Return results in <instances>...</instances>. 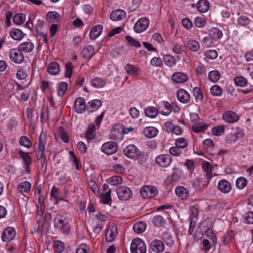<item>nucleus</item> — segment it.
Instances as JSON below:
<instances>
[{"instance_id":"obj_1","label":"nucleus","mask_w":253,"mask_h":253,"mask_svg":"<svg viewBox=\"0 0 253 253\" xmlns=\"http://www.w3.org/2000/svg\"><path fill=\"white\" fill-rule=\"evenodd\" d=\"M69 221L70 219L66 214L58 213L54 219V225L62 232L68 234L70 231Z\"/></svg>"},{"instance_id":"obj_2","label":"nucleus","mask_w":253,"mask_h":253,"mask_svg":"<svg viewBox=\"0 0 253 253\" xmlns=\"http://www.w3.org/2000/svg\"><path fill=\"white\" fill-rule=\"evenodd\" d=\"M130 251L131 253H146V245L141 239L135 238L131 242Z\"/></svg>"},{"instance_id":"obj_3","label":"nucleus","mask_w":253,"mask_h":253,"mask_svg":"<svg viewBox=\"0 0 253 253\" xmlns=\"http://www.w3.org/2000/svg\"><path fill=\"white\" fill-rule=\"evenodd\" d=\"M140 194L144 199L152 198L158 194L157 189L151 185H145L140 189Z\"/></svg>"},{"instance_id":"obj_4","label":"nucleus","mask_w":253,"mask_h":253,"mask_svg":"<svg viewBox=\"0 0 253 253\" xmlns=\"http://www.w3.org/2000/svg\"><path fill=\"white\" fill-rule=\"evenodd\" d=\"M116 192L117 193L118 198L121 200L126 201L129 199L132 193L131 190L126 186H119L116 188Z\"/></svg>"},{"instance_id":"obj_5","label":"nucleus","mask_w":253,"mask_h":253,"mask_svg":"<svg viewBox=\"0 0 253 253\" xmlns=\"http://www.w3.org/2000/svg\"><path fill=\"white\" fill-rule=\"evenodd\" d=\"M9 56L10 59L15 63H21L24 60V55L19 48L11 49L9 51Z\"/></svg>"},{"instance_id":"obj_6","label":"nucleus","mask_w":253,"mask_h":253,"mask_svg":"<svg viewBox=\"0 0 253 253\" xmlns=\"http://www.w3.org/2000/svg\"><path fill=\"white\" fill-rule=\"evenodd\" d=\"M149 25V19L147 17H142L134 24L133 29L136 33H140L146 30Z\"/></svg>"},{"instance_id":"obj_7","label":"nucleus","mask_w":253,"mask_h":253,"mask_svg":"<svg viewBox=\"0 0 253 253\" xmlns=\"http://www.w3.org/2000/svg\"><path fill=\"white\" fill-rule=\"evenodd\" d=\"M118 150L117 144L113 141L104 143L101 147V151L106 155H111L117 152Z\"/></svg>"},{"instance_id":"obj_8","label":"nucleus","mask_w":253,"mask_h":253,"mask_svg":"<svg viewBox=\"0 0 253 253\" xmlns=\"http://www.w3.org/2000/svg\"><path fill=\"white\" fill-rule=\"evenodd\" d=\"M172 161V158L169 155H160L156 158V163L162 167L167 168L169 167Z\"/></svg>"},{"instance_id":"obj_9","label":"nucleus","mask_w":253,"mask_h":253,"mask_svg":"<svg viewBox=\"0 0 253 253\" xmlns=\"http://www.w3.org/2000/svg\"><path fill=\"white\" fill-rule=\"evenodd\" d=\"M125 155L129 158H134L140 155V152L134 145H129L124 149Z\"/></svg>"},{"instance_id":"obj_10","label":"nucleus","mask_w":253,"mask_h":253,"mask_svg":"<svg viewBox=\"0 0 253 253\" xmlns=\"http://www.w3.org/2000/svg\"><path fill=\"white\" fill-rule=\"evenodd\" d=\"M16 235L15 229L11 227L5 228L1 234V240L3 242H7L12 240Z\"/></svg>"},{"instance_id":"obj_11","label":"nucleus","mask_w":253,"mask_h":253,"mask_svg":"<svg viewBox=\"0 0 253 253\" xmlns=\"http://www.w3.org/2000/svg\"><path fill=\"white\" fill-rule=\"evenodd\" d=\"M222 119L226 123H234L239 120V116L235 112L227 111L223 115Z\"/></svg>"},{"instance_id":"obj_12","label":"nucleus","mask_w":253,"mask_h":253,"mask_svg":"<svg viewBox=\"0 0 253 253\" xmlns=\"http://www.w3.org/2000/svg\"><path fill=\"white\" fill-rule=\"evenodd\" d=\"M74 107L75 111L79 114H82L86 109L85 100L83 97H78L75 101Z\"/></svg>"},{"instance_id":"obj_13","label":"nucleus","mask_w":253,"mask_h":253,"mask_svg":"<svg viewBox=\"0 0 253 253\" xmlns=\"http://www.w3.org/2000/svg\"><path fill=\"white\" fill-rule=\"evenodd\" d=\"M126 17L125 11L118 9L113 11L110 15V19L114 21H121L125 19Z\"/></svg>"},{"instance_id":"obj_14","label":"nucleus","mask_w":253,"mask_h":253,"mask_svg":"<svg viewBox=\"0 0 253 253\" xmlns=\"http://www.w3.org/2000/svg\"><path fill=\"white\" fill-rule=\"evenodd\" d=\"M218 189L223 193H228L231 190V184L226 180L222 179L218 182Z\"/></svg>"},{"instance_id":"obj_15","label":"nucleus","mask_w":253,"mask_h":253,"mask_svg":"<svg viewBox=\"0 0 253 253\" xmlns=\"http://www.w3.org/2000/svg\"><path fill=\"white\" fill-rule=\"evenodd\" d=\"M176 95L178 100L183 103H187L190 100L189 94L183 89H178Z\"/></svg>"},{"instance_id":"obj_16","label":"nucleus","mask_w":253,"mask_h":253,"mask_svg":"<svg viewBox=\"0 0 253 253\" xmlns=\"http://www.w3.org/2000/svg\"><path fill=\"white\" fill-rule=\"evenodd\" d=\"M150 248L154 252L159 253L164 250L165 247L163 242L159 240H155L151 242Z\"/></svg>"},{"instance_id":"obj_17","label":"nucleus","mask_w":253,"mask_h":253,"mask_svg":"<svg viewBox=\"0 0 253 253\" xmlns=\"http://www.w3.org/2000/svg\"><path fill=\"white\" fill-rule=\"evenodd\" d=\"M188 79L187 75L183 72L174 73L172 76V80L176 83H183L186 82Z\"/></svg>"},{"instance_id":"obj_18","label":"nucleus","mask_w":253,"mask_h":253,"mask_svg":"<svg viewBox=\"0 0 253 253\" xmlns=\"http://www.w3.org/2000/svg\"><path fill=\"white\" fill-rule=\"evenodd\" d=\"M103 27L101 25L93 26L90 32L89 38L91 40H94L97 39L102 33Z\"/></svg>"},{"instance_id":"obj_19","label":"nucleus","mask_w":253,"mask_h":253,"mask_svg":"<svg viewBox=\"0 0 253 253\" xmlns=\"http://www.w3.org/2000/svg\"><path fill=\"white\" fill-rule=\"evenodd\" d=\"M102 102L99 99H94L88 102L86 110L90 112H93L100 108Z\"/></svg>"},{"instance_id":"obj_20","label":"nucleus","mask_w":253,"mask_h":253,"mask_svg":"<svg viewBox=\"0 0 253 253\" xmlns=\"http://www.w3.org/2000/svg\"><path fill=\"white\" fill-rule=\"evenodd\" d=\"M117 234V227L116 226L110 227L106 233V240L107 242H111L114 240Z\"/></svg>"},{"instance_id":"obj_21","label":"nucleus","mask_w":253,"mask_h":253,"mask_svg":"<svg viewBox=\"0 0 253 253\" xmlns=\"http://www.w3.org/2000/svg\"><path fill=\"white\" fill-rule=\"evenodd\" d=\"M198 10L202 13L207 12L210 7V3L207 0H199L196 4Z\"/></svg>"},{"instance_id":"obj_22","label":"nucleus","mask_w":253,"mask_h":253,"mask_svg":"<svg viewBox=\"0 0 253 253\" xmlns=\"http://www.w3.org/2000/svg\"><path fill=\"white\" fill-rule=\"evenodd\" d=\"M208 125L204 122H198L192 125L191 129L195 133L204 132L207 128Z\"/></svg>"},{"instance_id":"obj_23","label":"nucleus","mask_w":253,"mask_h":253,"mask_svg":"<svg viewBox=\"0 0 253 253\" xmlns=\"http://www.w3.org/2000/svg\"><path fill=\"white\" fill-rule=\"evenodd\" d=\"M19 49L25 53L31 52L34 48V44L33 42L27 41L21 43L18 46Z\"/></svg>"},{"instance_id":"obj_24","label":"nucleus","mask_w":253,"mask_h":253,"mask_svg":"<svg viewBox=\"0 0 253 253\" xmlns=\"http://www.w3.org/2000/svg\"><path fill=\"white\" fill-rule=\"evenodd\" d=\"M158 132V130L157 128L153 126L146 127L143 129V134L148 138H151L155 137Z\"/></svg>"},{"instance_id":"obj_25","label":"nucleus","mask_w":253,"mask_h":253,"mask_svg":"<svg viewBox=\"0 0 253 253\" xmlns=\"http://www.w3.org/2000/svg\"><path fill=\"white\" fill-rule=\"evenodd\" d=\"M159 105V109H161L160 111L163 115L167 116L171 112L172 107L169 102L163 101L160 103Z\"/></svg>"},{"instance_id":"obj_26","label":"nucleus","mask_w":253,"mask_h":253,"mask_svg":"<svg viewBox=\"0 0 253 253\" xmlns=\"http://www.w3.org/2000/svg\"><path fill=\"white\" fill-rule=\"evenodd\" d=\"M84 58L90 59L94 54V47L92 45L84 47L82 52Z\"/></svg>"},{"instance_id":"obj_27","label":"nucleus","mask_w":253,"mask_h":253,"mask_svg":"<svg viewBox=\"0 0 253 253\" xmlns=\"http://www.w3.org/2000/svg\"><path fill=\"white\" fill-rule=\"evenodd\" d=\"M31 188V184L29 181H25L20 183L17 186V190L19 192L23 194L24 193H27Z\"/></svg>"},{"instance_id":"obj_28","label":"nucleus","mask_w":253,"mask_h":253,"mask_svg":"<svg viewBox=\"0 0 253 253\" xmlns=\"http://www.w3.org/2000/svg\"><path fill=\"white\" fill-rule=\"evenodd\" d=\"M176 195L182 200H186L189 196L187 189L183 186H178L175 190Z\"/></svg>"},{"instance_id":"obj_29","label":"nucleus","mask_w":253,"mask_h":253,"mask_svg":"<svg viewBox=\"0 0 253 253\" xmlns=\"http://www.w3.org/2000/svg\"><path fill=\"white\" fill-rule=\"evenodd\" d=\"M10 35L13 40L19 41L24 37L25 34L21 30L14 28L10 31Z\"/></svg>"},{"instance_id":"obj_30","label":"nucleus","mask_w":253,"mask_h":253,"mask_svg":"<svg viewBox=\"0 0 253 253\" xmlns=\"http://www.w3.org/2000/svg\"><path fill=\"white\" fill-rule=\"evenodd\" d=\"M47 71L50 75H57L60 71V66L57 62H53L48 65Z\"/></svg>"},{"instance_id":"obj_31","label":"nucleus","mask_w":253,"mask_h":253,"mask_svg":"<svg viewBox=\"0 0 253 253\" xmlns=\"http://www.w3.org/2000/svg\"><path fill=\"white\" fill-rule=\"evenodd\" d=\"M91 85L95 88H102L106 85V82L101 78H95L91 80Z\"/></svg>"},{"instance_id":"obj_32","label":"nucleus","mask_w":253,"mask_h":253,"mask_svg":"<svg viewBox=\"0 0 253 253\" xmlns=\"http://www.w3.org/2000/svg\"><path fill=\"white\" fill-rule=\"evenodd\" d=\"M210 36L214 40H217L221 39L223 36L222 31L218 28L213 27L210 31Z\"/></svg>"},{"instance_id":"obj_33","label":"nucleus","mask_w":253,"mask_h":253,"mask_svg":"<svg viewBox=\"0 0 253 253\" xmlns=\"http://www.w3.org/2000/svg\"><path fill=\"white\" fill-rule=\"evenodd\" d=\"M144 113L149 118H155L158 114V110L153 106H148L144 109Z\"/></svg>"},{"instance_id":"obj_34","label":"nucleus","mask_w":253,"mask_h":253,"mask_svg":"<svg viewBox=\"0 0 253 253\" xmlns=\"http://www.w3.org/2000/svg\"><path fill=\"white\" fill-rule=\"evenodd\" d=\"M162 237L167 245L171 246L174 244V241L169 230L164 232Z\"/></svg>"},{"instance_id":"obj_35","label":"nucleus","mask_w":253,"mask_h":253,"mask_svg":"<svg viewBox=\"0 0 253 253\" xmlns=\"http://www.w3.org/2000/svg\"><path fill=\"white\" fill-rule=\"evenodd\" d=\"M57 130L58 136L60 139L65 143H68L69 142V136L65 129L62 126H59L57 128Z\"/></svg>"},{"instance_id":"obj_36","label":"nucleus","mask_w":253,"mask_h":253,"mask_svg":"<svg viewBox=\"0 0 253 253\" xmlns=\"http://www.w3.org/2000/svg\"><path fill=\"white\" fill-rule=\"evenodd\" d=\"M60 15L55 11H49L46 15V18L48 21L51 23L57 22L60 18Z\"/></svg>"},{"instance_id":"obj_37","label":"nucleus","mask_w":253,"mask_h":253,"mask_svg":"<svg viewBox=\"0 0 253 253\" xmlns=\"http://www.w3.org/2000/svg\"><path fill=\"white\" fill-rule=\"evenodd\" d=\"M204 171L205 172V175L208 179H210L212 177V167L210 163L208 162H204L202 166Z\"/></svg>"},{"instance_id":"obj_38","label":"nucleus","mask_w":253,"mask_h":253,"mask_svg":"<svg viewBox=\"0 0 253 253\" xmlns=\"http://www.w3.org/2000/svg\"><path fill=\"white\" fill-rule=\"evenodd\" d=\"M146 228V224L144 222L140 221L135 223L133 226V229L135 233H141Z\"/></svg>"},{"instance_id":"obj_39","label":"nucleus","mask_w":253,"mask_h":253,"mask_svg":"<svg viewBox=\"0 0 253 253\" xmlns=\"http://www.w3.org/2000/svg\"><path fill=\"white\" fill-rule=\"evenodd\" d=\"M18 154L22 157L24 165L30 166L32 164V159L27 152H24L22 150L18 152Z\"/></svg>"},{"instance_id":"obj_40","label":"nucleus","mask_w":253,"mask_h":253,"mask_svg":"<svg viewBox=\"0 0 253 253\" xmlns=\"http://www.w3.org/2000/svg\"><path fill=\"white\" fill-rule=\"evenodd\" d=\"M193 94L195 96L196 101L197 103H201L203 99V95L200 88L195 87L193 89Z\"/></svg>"},{"instance_id":"obj_41","label":"nucleus","mask_w":253,"mask_h":253,"mask_svg":"<svg viewBox=\"0 0 253 253\" xmlns=\"http://www.w3.org/2000/svg\"><path fill=\"white\" fill-rule=\"evenodd\" d=\"M163 60L165 63L168 66L172 67L176 64L175 58L170 54H167L164 56Z\"/></svg>"},{"instance_id":"obj_42","label":"nucleus","mask_w":253,"mask_h":253,"mask_svg":"<svg viewBox=\"0 0 253 253\" xmlns=\"http://www.w3.org/2000/svg\"><path fill=\"white\" fill-rule=\"evenodd\" d=\"M26 20L25 15L23 13L16 14L13 17V21L16 25H20L25 22Z\"/></svg>"},{"instance_id":"obj_43","label":"nucleus","mask_w":253,"mask_h":253,"mask_svg":"<svg viewBox=\"0 0 253 253\" xmlns=\"http://www.w3.org/2000/svg\"><path fill=\"white\" fill-rule=\"evenodd\" d=\"M235 84L240 87H244L247 85L248 80L243 76H238L234 78V80Z\"/></svg>"},{"instance_id":"obj_44","label":"nucleus","mask_w":253,"mask_h":253,"mask_svg":"<svg viewBox=\"0 0 253 253\" xmlns=\"http://www.w3.org/2000/svg\"><path fill=\"white\" fill-rule=\"evenodd\" d=\"M108 184L112 186L117 185L122 183L123 179L120 176H113L107 180Z\"/></svg>"},{"instance_id":"obj_45","label":"nucleus","mask_w":253,"mask_h":253,"mask_svg":"<svg viewBox=\"0 0 253 253\" xmlns=\"http://www.w3.org/2000/svg\"><path fill=\"white\" fill-rule=\"evenodd\" d=\"M95 127L94 125H90L88 127L85 137L88 140H92L95 136Z\"/></svg>"},{"instance_id":"obj_46","label":"nucleus","mask_w":253,"mask_h":253,"mask_svg":"<svg viewBox=\"0 0 253 253\" xmlns=\"http://www.w3.org/2000/svg\"><path fill=\"white\" fill-rule=\"evenodd\" d=\"M208 78L211 81L215 83L219 80L220 78V74L216 70L211 71L209 72L208 74Z\"/></svg>"},{"instance_id":"obj_47","label":"nucleus","mask_w":253,"mask_h":253,"mask_svg":"<svg viewBox=\"0 0 253 253\" xmlns=\"http://www.w3.org/2000/svg\"><path fill=\"white\" fill-rule=\"evenodd\" d=\"M165 219L161 215H156L152 219V222L155 226L160 227L165 224Z\"/></svg>"},{"instance_id":"obj_48","label":"nucleus","mask_w":253,"mask_h":253,"mask_svg":"<svg viewBox=\"0 0 253 253\" xmlns=\"http://www.w3.org/2000/svg\"><path fill=\"white\" fill-rule=\"evenodd\" d=\"M187 45L188 48L194 52L198 51L200 48L199 43L194 40H190L187 42Z\"/></svg>"},{"instance_id":"obj_49","label":"nucleus","mask_w":253,"mask_h":253,"mask_svg":"<svg viewBox=\"0 0 253 253\" xmlns=\"http://www.w3.org/2000/svg\"><path fill=\"white\" fill-rule=\"evenodd\" d=\"M67 88L68 84L66 82L61 83L58 87L57 95L59 96H62L67 91Z\"/></svg>"},{"instance_id":"obj_50","label":"nucleus","mask_w":253,"mask_h":253,"mask_svg":"<svg viewBox=\"0 0 253 253\" xmlns=\"http://www.w3.org/2000/svg\"><path fill=\"white\" fill-rule=\"evenodd\" d=\"M125 70L126 72V73L130 75H132V76H137L138 74H137V72H138V69L129 64H127L125 67Z\"/></svg>"},{"instance_id":"obj_51","label":"nucleus","mask_w":253,"mask_h":253,"mask_svg":"<svg viewBox=\"0 0 253 253\" xmlns=\"http://www.w3.org/2000/svg\"><path fill=\"white\" fill-rule=\"evenodd\" d=\"M225 131V127L223 126H218L212 128L211 133L215 136L221 135Z\"/></svg>"},{"instance_id":"obj_52","label":"nucleus","mask_w":253,"mask_h":253,"mask_svg":"<svg viewBox=\"0 0 253 253\" xmlns=\"http://www.w3.org/2000/svg\"><path fill=\"white\" fill-rule=\"evenodd\" d=\"M125 39L126 41L129 43V44L132 46L139 48L141 46L140 42L137 41L134 39H133L130 36H126L125 37Z\"/></svg>"},{"instance_id":"obj_53","label":"nucleus","mask_w":253,"mask_h":253,"mask_svg":"<svg viewBox=\"0 0 253 253\" xmlns=\"http://www.w3.org/2000/svg\"><path fill=\"white\" fill-rule=\"evenodd\" d=\"M175 144L180 148H184L187 146L188 142L185 138H179L176 140Z\"/></svg>"},{"instance_id":"obj_54","label":"nucleus","mask_w":253,"mask_h":253,"mask_svg":"<svg viewBox=\"0 0 253 253\" xmlns=\"http://www.w3.org/2000/svg\"><path fill=\"white\" fill-rule=\"evenodd\" d=\"M73 66L71 62H67L65 65V76L70 78L73 73Z\"/></svg>"},{"instance_id":"obj_55","label":"nucleus","mask_w":253,"mask_h":253,"mask_svg":"<svg viewBox=\"0 0 253 253\" xmlns=\"http://www.w3.org/2000/svg\"><path fill=\"white\" fill-rule=\"evenodd\" d=\"M222 89L218 85H214L211 88V94L215 96H219L222 94Z\"/></svg>"},{"instance_id":"obj_56","label":"nucleus","mask_w":253,"mask_h":253,"mask_svg":"<svg viewBox=\"0 0 253 253\" xmlns=\"http://www.w3.org/2000/svg\"><path fill=\"white\" fill-rule=\"evenodd\" d=\"M69 154L70 155V160L72 161L73 163V166L76 167V169L77 170L80 169L79 167V160L78 159L77 157H76V155L73 151H70Z\"/></svg>"},{"instance_id":"obj_57","label":"nucleus","mask_w":253,"mask_h":253,"mask_svg":"<svg viewBox=\"0 0 253 253\" xmlns=\"http://www.w3.org/2000/svg\"><path fill=\"white\" fill-rule=\"evenodd\" d=\"M20 144L26 148H30L32 146V142L25 136H22L19 140Z\"/></svg>"},{"instance_id":"obj_58","label":"nucleus","mask_w":253,"mask_h":253,"mask_svg":"<svg viewBox=\"0 0 253 253\" xmlns=\"http://www.w3.org/2000/svg\"><path fill=\"white\" fill-rule=\"evenodd\" d=\"M247 185V180L244 177H240L236 180V187L240 189H243Z\"/></svg>"},{"instance_id":"obj_59","label":"nucleus","mask_w":253,"mask_h":253,"mask_svg":"<svg viewBox=\"0 0 253 253\" xmlns=\"http://www.w3.org/2000/svg\"><path fill=\"white\" fill-rule=\"evenodd\" d=\"M172 51L175 54H181L184 51L182 44L175 43L172 47Z\"/></svg>"},{"instance_id":"obj_60","label":"nucleus","mask_w":253,"mask_h":253,"mask_svg":"<svg viewBox=\"0 0 253 253\" xmlns=\"http://www.w3.org/2000/svg\"><path fill=\"white\" fill-rule=\"evenodd\" d=\"M169 152L173 156L178 157L181 155L182 151L180 148L175 145L169 148Z\"/></svg>"},{"instance_id":"obj_61","label":"nucleus","mask_w":253,"mask_h":253,"mask_svg":"<svg viewBox=\"0 0 253 253\" xmlns=\"http://www.w3.org/2000/svg\"><path fill=\"white\" fill-rule=\"evenodd\" d=\"M250 22V19L246 16L242 15L238 19V23L241 26H246L248 25Z\"/></svg>"},{"instance_id":"obj_62","label":"nucleus","mask_w":253,"mask_h":253,"mask_svg":"<svg viewBox=\"0 0 253 253\" xmlns=\"http://www.w3.org/2000/svg\"><path fill=\"white\" fill-rule=\"evenodd\" d=\"M245 222L248 224H253V212L249 211L244 215Z\"/></svg>"},{"instance_id":"obj_63","label":"nucleus","mask_w":253,"mask_h":253,"mask_svg":"<svg viewBox=\"0 0 253 253\" xmlns=\"http://www.w3.org/2000/svg\"><path fill=\"white\" fill-rule=\"evenodd\" d=\"M113 170L118 173L122 174L125 172V169L121 164H114L112 165Z\"/></svg>"},{"instance_id":"obj_64","label":"nucleus","mask_w":253,"mask_h":253,"mask_svg":"<svg viewBox=\"0 0 253 253\" xmlns=\"http://www.w3.org/2000/svg\"><path fill=\"white\" fill-rule=\"evenodd\" d=\"M194 24L197 27L203 28L206 24V20L202 17H196L194 20Z\"/></svg>"}]
</instances>
